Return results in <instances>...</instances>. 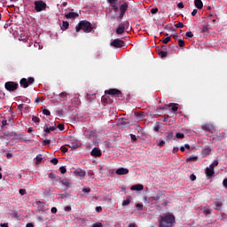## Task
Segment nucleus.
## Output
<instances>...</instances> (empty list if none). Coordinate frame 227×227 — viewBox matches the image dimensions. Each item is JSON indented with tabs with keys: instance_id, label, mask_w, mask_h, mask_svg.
<instances>
[{
	"instance_id": "1",
	"label": "nucleus",
	"mask_w": 227,
	"mask_h": 227,
	"mask_svg": "<svg viewBox=\"0 0 227 227\" xmlns=\"http://www.w3.org/2000/svg\"><path fill=\"white\" fill-rule=\"evenodd\" d=\"M94 27L93 25L87 20H81L79 23H77L75 31L76 33H80L81 31H83V33L89 34L93 32Z\"/></svg>"
},
{
	"instance_id": "2",
	"label": "nucleus",
	"mask_w": 227,
	"mask_h": 227,
	"mask_svg": "<svg viewBox=\"0 0 227 227\" xmlns=\"http://www.w3.org/2000/svg\"><path fill=\"white\" fill-rule=\"evenodd\" d=\"M175 223V216L172 215H166L165 216H160V227H173Z\"/></svg>"
},
{
	"instance_id": "3",
	"label": "nucleus",
	"mask_w": 227,
	"mask_h": 227,
	"mask_svg": "<svg viewBox=\"0 0 227 227\" xmlns=\"http://www.w3.org/2000/svg\"><path fill=\"white\" fill-rule=\"evenodd\" d=\"M34 9L36 11V12H41L46 10V7H48V5L46 4L45 2H43V0H38L35 1L34 3Z\"/></svg>"
},
{
	"instance_id": "4",
	"label": "nucleus",
	"mask_w": 227,
	"mask_h": 227,
	"mask_svg": "<svg viewBox=\"0 0 227 227\" xmlns=\"http://www.w3.org/2000/svg\"><path fill=\"white\" fill-rule=\"evenodd\" d=\"M35 82V79L34 77H28V79L23 78L20 79V86L23 87V89H27L28 86L34 84Z\"/></svg>"
},
{
	"instance_id": "5",
	"label": "nucleus",
	"mask_w": 227,
	"mask_h": 227,
	"mask_svg": "<svg viewBox=\"0 0 227 227\" xmlns=\"http://www.w3.org/2000/svg\"><path fill=\"white\" fill-rule=\"evenodd\" d=\"M18 88H19V84L14 82H5V89L8 91L13 92V91L17 90Z\"/></svg>"
},
{
	"instance_id": "6",
	"label": "nucleus",
	"mask_w": 227,
	"mask_h": 227,
	"mask_svg": "<svg viewBox=\"0 0 227 227\" xmlns=\"http://www.w3.org/2000/svg\"><path fill=\"white\" fill-rule=\"evenodd\" d=\"M124 44H125L124 41L119 40V39L113 40L112 43H110V46H113L116 49L122 48Z\"/></svg>"
},
{
	"instance_id": "7",
	"label": "nucleus",
	"mask_w": 227,
	"mask_h": 227,
	"mask_svg": "<svg viewBox=\"0 0 227 227\" xmlns=\"http://www.w3.org/2000/svg\"><path fill=\"white\" fill-rule=\"evenodd\" d=\"M106 94L110 96L119 97L121 95V91L119 90L118 89H110L109 90L106 91Z\"/></svg>"
},
{
	"instance_id": "8",
	"label": "nucleus",
	"mask_w": 227,
	"mask_h": 227,
	"mask_svg": "<svg viewBox=\"0 0 227 227\" xmlns=\"http://www.w3.org/2000/svg\"><path fill=\"white\" fill-rule=\"evenodd\" d=\"M128 9H129V4L127 3H124L120 6V12H121L120 19H121L124 16L125 12H127Z\"/></svg>"
},
{
	"instance_id": "9",
	"label": "nucleus",
	"mask_w": 227,
	"mask_h": 227,
	"mask_svg": "<svg viewBox=\"0 0 227 227\" xmlns=\"http://www.w3.org/2000/svg\"><path fill=\"white\" fill-rule=\"evenodd\" d=\"M79 18V14L74 12H69L67 14H65V19L67 20H74Z\"/></svg>"
},
{
	"instance_id": "10",
	"label": "nucleus",
	"mask_w": 227,
	"mask_h": 227,
	"mask_svg": "<svg viewBox=\"0 0 227 227\" xmlns=\"http://www.w3.org/2000/svg\"><path fill=\"white\" fill-rule=\"evenodd\" d=\"M129 170L125 168H120L119 169L115 170V174L119 176H124V175H129Z\"/></svg>"
},
{
	"instance_id": "11",
	"label": "nucleus",
	"mask_w": 227,
	"mask_h": 227,
	"mask_svg": "<svg viewBox=\"0 0 227 227\" xmlns=\"http://www.w3.org/2000/svg\"><path fill=\"white\" fill-rule=\"evenodd\" d=\"M205 174L207 179L212 178L214 176V168H206Z\"/></svg>"
},
{
	"instance_id": "12",
	"label": "nucleus",
	"mask_w": 227,
	"mask_h": 227,
	"mask_svg": "<svg viewBox=\"0 0 227 227\" xmlns=\"http://www.w3.org/2000/svg\"><path fill=\"white\" fill-rule=\"evenodd\" d=\"M57 128L55 126H51V127H46L43 129V131H44V137H48V135L51 133V132H53L54 130H56Z\"/></svg>"
},
{
	"instance_id": "13",
	"label": "nucleus",
	"mask_w": 227,
	"mask_h": 227,
	"mask_svg": "<svg viewBox=\"0 0 227 227\" xmlns=\"http://www.w3.org/2000/svg\"><path fill=\"white\" fill-rule=\"evenodd\" d=\"M91 156L93 157H101L102 156V152L98 148H94L91 151Z\"/></svg>"
},
{
	"instance_id": "14",
	"label": "nucleus",
	"mask_w": 227,
	"mask_h": 227,
	"mask_svg": "<svg viewBox=\"0 0 227 227\" xmlns=\"http://www.w3.org/2000/svg\"><path fill=\"white\" fill-rule=\"evenodd\" d=\"M124 31H125V26L122 23H121L119 27H117V29L115 30V33L117 35H122Z\"/></svg>"
},
{
	"instance_id": "15",
	"label": "nucleus",
	"mask_w": 227,
	"mask_h": 227,
	"mask_svg": "<svg viewBox=\"0 0 227 227\" xmlns=\"http://www.w3.org/2000/svg\"><path fill=\"white\" fill-rule=\"evenodd\" d=\"M59 100L62 102L68 100V93L67 92L59 93Z\"/></svg>"
},
{
	"instance_id": "16",
	"label": "nucleus",
	"mask_w": 227,
	"mask_h": 227,
	"mask_svg": "<svg viewBox=\"0 0 227 227\" xmlns=\"http://www.w3.org/2000/svg\"><path fill=\"white\" fill-rule=\"evenodd\" d=\"M120 124H121L122 127L127 128L131 126V121L127 119H122L121 121H120Z\"/></svg>"
},
{
	"instance_id": "17",
	"label": "nucleus",
	"mask_w": 227,
	"mask_h": 227,
	"mask_svg": "<svg viewBox=\"0 0 227 227\" xmlns=\"http://www.w3.org/2000/svg\"><path fill=\"white\" fill-rule=\"evenodd\" d=\"M130 191H137V192L143 191V185L136 184V185L130 186Z\"/></svg>"
},
{
	"instance_id": "18",
	"label": "nucleus",
	"mask_w": 227,
	"mask_h": 227,
	"mask_svg": "<svg viewBox=\"0 0 227 227\" xmlns=\"http://www.w3.org/2000/svg\"><path fill=\"white\" fill-rule=\"evenodd\" d=\"M195 7L198 8V10H202L203 8V3L201 0H195Z\"/></svg>"
},
{
	"instance_id": "19",
	"label": "nucleus",
	"mask_w": 227,
	"mask_h": 227,
	"mask_svg": "<svg viewBox=\"0 0 227 227\" xmlns=\"http://www.w3.org/2000/svg\"><path fill=\"white\" fill-rule=\"evenodd\" d=\"M166 107H172L171 108V110L173 111V112H177V110H178V106H177V104H168V105H166Z\"/></svg>"
},
{
	"instance_id": "20",
	"label": "nucleus",
	"mask_w": 227,
	"mask_h": 227,
	"mask_svg": "<svg viewBox=\"0 0 227 227\" xmlns=\"http://www.w3.org/2000/svg\"><path fill=\"white\" fill-rule=\"evenodd\" d=\"M60 183L62 184V185H64L67 188H70L71 187V184L69 183L68 179H62L60 181Z\"/></svg>"
},
{
	"instance_id": "21",
	"label": "nucleus",
	"mask_w": 227,
	"mask_h": 227,
	"mask_svg": "<svg viewBox=\"0 0 227 227\" xmlns=\"http://www.w3.org/2000/svg\"><path fill=\"white\" fill-rule=\"evenodd\" d=\"M74 174H76V176H80V177L86 176V172L83 170H76V171H74Z\"/></svg>"
},
{
	"instance_id": "22",
	"label": "nucleus",
	"mask_w": 227,
	"mask_h": 227,
	"mask_svg": "<svg viewBox=\"0 0 227 227\" xmlns=\"http://www.w3.org/2000/svg\"><path fill=\"white\" fill-rule=\"evenodd\" d=\"M209 29H210V24L206 23V25L202 26L201 33H207Z\"/></svg>"
},
{
	"instance_id": "23",
	"label": "nucleus",
	"mask_w": 227,
	"mask_h": 227,
	"mask_svg": "<svg viewBox=\"0 0 227 227\" xmlns=\"http://www.w3.org/2000/svg\"><path fill=\"white\" fill-rule=\"evenodd\" d=\"M68 27H69L68 21H62V26H61L62 31H66L67 29H68Z\"/></svg>"
},
{
	"instance_id": "24",
	"label": "nucleus",
	"mask_w": 227,
	"mask_h": 227,
	"mask_svg": "<svg viewBox=\"0 0 227 227\" xmlns=\"http://www.w3.org/2000/svg\"><path fill=\"white\" fill-rule=\"evenodd\" d=\"M211 129H212L211 125L205 124L202 126V130H204L206 132H210Z\"/></svg>"
},
{
	"instance_id": "25",
	"label": "nucleus",
	"mask_w": 227,
	"mask_h": 227,
	"mask_svg": "<svg viewBox=\"0 0 227 227\" xmlns=\"http://www.w3.org/2000/svg\"><path fill=\"white\" fill-rule=\"evenodd\" d=\"M49 178L50 179H51V180H53L54 182H57V181H59V176H57L56 175H54L53 173H50L49 174Z\"/></svg>"
},
{
	"instance_id": "26",
	"label": "nucleus",
	"mask_w": 227,
	"mask_h": 227,
	"mask_svg": "<svg viewBox=\"0 0 227 227\" xmlns=\"http://www.w3.org/2000/svg\"><path fill=\"white\" fill-rule=\"evenodd\" d=\"M212 152V149L211 148H204L203 150H202V153L204 154V155H209L210 154V153Z\"/></svg>"
},
{
	"instance_id": "27",
	"label": "nucleus",
	"mask_w": 227,
	"mask_h": 227,
	"mask_svg": "<svg viewBox=\"0 0 227 227\" xmlns=\"http://www.w3.org/2000/svg\"><path fill=\"white\" fill-rule=\"evenodd\" d=\"M197 160H198V156H191L190 158L186 159V162H192Z\"/></svg>"
},
{
	"instance_id": "28",
	"label": "nucleus",
	"mask_w": 227,
	"mask_h": 227,
	"mask_svg": "<svg viewBox=\"0 0 227 227\" xmlns=\"http://www.w3.org/2000/svg\"><path fill=\"white\" fill-rule=\"evenodd\" d=\"M67 147L74 150V149L79 148V145H77L76 143H71V144L67 145Z\"/></svg>"
},
{
	"instance_id": "29",
	"label": "nucleus",
	"mask_w": 227,
	"mask_h": 227,
	"mask_svg": "<svg viewBox=\"0 0 227 227\" xmlns=\"http://www.w3.org/2000/svg\"><path fill=\"white\" fill-rule=\"evenodd\" d=\"M214 205L215 206V210H220L221 207H223V202H215Z\"/></svg>"
},
{
	"instance_id": "30",
	"label": "nucleus",
	"mask_w": 227,
	"mask_h": 227,
	"mask_svg": "<svg viewBox=\"0 0 227 227\" xmlns=\"http://www.w3.org/2000/svg\"><path fill=\"white\" fill-rule=\"evenodd\" d=\"M131 203V200L129 198H128L127 200H125L124 201H122V207L125 206H129Z\"/></svg>"
},
{
	"instance_id": "31",
	"label": "nucleus",
	"mask_w": 227,
	"mask_h": 227,
	"mask_svg": "<svg viewBox=\"0 0 227 227\" xmlns=\"http://www.w3.org/2000/svg\"><path fill=\"white\" fill-rule=\"evenodd\" d=\"M101 101L104 104H109V98H107V96H104L101 98Z\"/></svg>"
},
{
	"instance_id": "32",
	"label": "nucleus",
	"mask_w": 227,
	"mask_h": 227,
	"mask_svg": "<svg viewBox=\"0 0 227 227\" xmlns=\"http://www.w3.org/2000/svg\"><path fill=\"white\" fill-rule=\"evenodd\" d=\"M175 27H176V28H183V27H184V24H183L180 21H177V23H176Z\"/></svg>"
},
{
	"instance_id": "33",
	"label": "nucleus",
	"mask_w": 227,
	"mask_h": 227,
	"mask_svg": "<svg viewBox=\"0 0 227 227\" xmlns=\"http://www.w3.org/2000/svg\"><path fill=\"white\" fill-rule=\"evenodd\" d=\"M218 166V161L214 160L213 163L210 164V166L207 168H214Z\"/></svg>"
},
{
	"instance_id": "34",
	"label": "nucleus",
	"mask_w": 227,
	"mask_h": 227,
	"mask_svg": "<svg viewBox=\"0 0 227 227\" xmlns=\"http://www.w3.org/2000/svg\"><path fill=\"white\" fill-rule=\"evenodd\" d=\"M176 138L183 139V138H184V133H176Z\"/></svg>"
},
{
	"instance_id": "35",
	"label": "nucleus",
	"mask_w": 227,
	"mask_h": 227,
	"mask_svg": "<svg viewBox=\"0 0 227 227\" xmlns=\"http://www.w3.org/2000/svg\"><path fill=\"white\" fill-rule=\"evenodd\" d=\"M59 172H61L62 175H65L67 173V168L65 166L59 167Z\"/></svg>"
},
{
	"instance_id": "36",
	"label": "nucleus",
	"mask_w": 227,
	"mask_h": 227,
	"mask_svg": "<svg viewBox=\"0 0 227 227\" xmlns=\"http://www.w3.org/2000/svg\"><path fill=\"white\" fill-rule=\"evenodd\" d=\"M42 114H43V115L49 116V115H51V111L44 108L43 110H42Z\"/></svg>"
},
{
	"instance_id": "37",
	"label": "nucleus",
	"mask_w": 227,
	"mask_h": 227,
	"mask_svg": "<svg viewBox=\"0 0 227 227\" xmlns=\"http://www.w3.org/2000/svg\"><path fill=\"white\" fill-rule=\"evenodd\" d=\"M173 138V132L172 131H168V137H166V139L168 140V141H169L170 139H172Z\"/></svg>"
},
{
	"instance_id": "38",
	"label": "nucleus",
	"mask_w": 227,
	"mask_h": 227,
	"mask_svg": "<svg viewBox=\"0 0 227 227\" xmlns=\"http://www.w3.org/2000/svg\"><path fill=\"white\" fill-rule=\"evenodd\" d=\"M158 54L160 56V58H166L168 56L167 51H160Z\"/></svg>"
},
{
	"instance_id": "39",
	"label": "nucleus",
	"mask_w": 227,
	"mask_h": 227,
	"mask_svg": "<svg viewBox=\"0 0 227 227\" xmlns=\"http://www.w3.org/2000/svg\"><path fill=\"white\" fill-rule=\"evenodd\" d=\"M41 162H42L41 155L36 156V158H35V164L38 165Z\"/></svg>"
},
{
	"instance_id": "40",
	"label": "nucleus",
	"mask_w": 227,
	"mask_h": 227,
	"mask_svg": "<svg viewBox=\"0 0 227 227\" xmlns=\"http://www.w3.org/2000/svg\"><path fill=\"white\" fill-rule=\"evenodd\" d=\"M50 162H51V164L53 165H57L59 164V160H57V158H53L52 160H50Z\"/></svg>"
},
{
	"instance_id": "41",
	"label": "nucleus",
	"mask_w": 227,
	"mask_h": 227,
	"mask_svg": "<svg viewBox=\"0 0 227 227\" xmlns=\"http://www.w3.org/2000/svg\"><path fill=\"white\" fill-rule=\"evenodd\" d=\"M178 46H180V48L184 47V41L182 39L178 40Z\"/></svg>"
},
{
	"instance_id": "42",
	"label": "nucleus",
	"mask_w": 227,
	"mask_h": 227,
	"mask_svg": "<svg viewBox=\"0 0 227 227\" xmlns=\"http://www.w3.org/2000/svg\"><path fill=\"white\" fill-rule=\"evenodd\" d=\"M19 193H20L21 196H24V195L27 194V192H26V189L19 190Z\"/></svg>"
},
{
	"instance_id": "43",
	"label": "nucleus",
	"mask_w": 227,
	"mask_h": 227,
	"mask_svg": "<svg viewBox=\"0 0 227 227\" xmlns=\"http://www.w3.org/2000/svg\"><path fill=\"white\" fill-rule=\"evenodd\" d=\"M170 42V36L166 37L165 39H163L162 43L163 44H167Z\"/></svg>"
},
{
	"instance_id": "44",
	"label": "nucleus",
	"mask_w": 227,
	"mask_h": 227,
	"mask_svg": "<svg viewBox=\"0 0 227 227\" xmlns=\"http://www.w3.org/2000/svg\"><path fill=\"white\" fill-rule=\"evenodd\" d=\"M32 121H34V122H35L36 124H38L39 121H40V119H39L38 117L34 116V117H32Z\"/></svg>"
},
{
	"instance_id": "45",
	"label": "nucleus",
	"mask_w": 227,
	"mask_h": 227,
	"mask_svg": "<svg viewBox=\"0 0 227 227\" xmlns=\"http://www.w3.org/2000/svg\"><path fill=\"white\" fill-rule=\"evenodd\" d=\"M60 150L62 153H67L68 152V148H67L66 146H61Z\"/></svg>"
},
{
	"instance_id": "46",
	"label": "nucleus",
	"mask_w": 227,
	"mask_h": 227,
	"mask_svg": "<svg viewBox=\"0 0 227 227\" xmlns=\"http://www.w3.org/2000/svg\"><path fill=\"white\" fill-rule=\"evenodd\" d=\"M185 36H186L187 38H192V37H193V34H192V32H186V33H185Z\"/></svg>"
},
{
	"instance_id": "47",
	"label": "nucleus",
	"mask_w": 227,
	"mask_h": 227,
	"mask_svg": "<svg viewBox=\"0 0 227 227\" xmlns=\"http://www.w3.org/2000/svg\"><path fill=\"white\" fill-rule=\"evenodd\" d=\"M107 3H109L110 5H115L117 3V0H107Z\"/></svg>"
},
{
	"instance_id": "48",
	"label": "nucleus",
	"mask_w": 227,
	"mask_h": 227,
	"mask_svg": "<svg viewBox=\"0 0 227 227\" xmlns=\"http://www.w3.org/2000/svg\"><path fill=\"white\" fill-rule=\"evenodd\" d=\"M65 212H70L72 210L71 206H65L64 207Z\"/></svg>"
},
{
	"instance_id": "49",
	"label": "nucleus",
	"mask_w": 227,
	"mask_h": 227,
	"mask_svg": "<svg viewBox=\"0 0 227 227\" xmlns=\"http://www.w3.org/2000/svg\"><path fill=\"white\" fill-rule=\"evenodd\" d=\"M57 129H59V130L63 131L64 130V124L63 123H59V126H57Z\"/></svg>"
},
{
	"instance_id": "50",
	"label": "nucleus",
	"mask_w": 227,
	"mask_h": 227,
	"mask_svg": "<svg viewBox=\"0 0 227 227\" xmlns=\"http://www.w3.org/2000/svg\"><path fill=\"white\" fill-rule=\"evenodd\" d=\"M12 156H13V154H12V153H6V155H5L6 159H8V160L12 159Z\"/></svg>"
},
{
	"instance_id": "51",
	"label": "nucleus",
	"mask_w": 227,
	"mask_h": 227,
	"mask_svg": "<svg viewBox=\"0 0 227 227\" xmlns=\"http://www.w3.org/2000/svg\"><path fill=\"white\" fill-rule=\"evenodd\" d=\"M137 210H138V211L143 210V205L137 203Z\"/></svg>"
},
{
	"instance_id": "52",
	"label": "nucleus",
	"mask_w": 227,
	"mask_h": 227,
	"mask_svg": "<svg viewBox=\"0 0 227 227\" xmlns=\"http://www.w3.org/2000/svg\"><path fill=\"white\" fill-rule=\"evenodd\" d=\"M82 192H83L84 193H89V192H91V190H90L89 187H85V188H83Z\"/></svg>"
},
{
	"instance_id": "53",
	"label": "nucleus",
	"mask_w": 227,
	"mask_h": 227,
	"mask_svg": "<svg viewBox=\"0 0 227 227\" xmlns=\"http://www.w3.org/2000/svg\"><path fill=\"white\" fill-rule=\"evenodd\" d=\"M157 12H158V9L157 8L151 9V14L154 15Z\"/></svg>"
},
{
	"instance_id": "54",
	"label": "nucleus",
	"mask_w": 227,
	"mask_h": 227,
	"mask_svg": "<svg viewBox=\"0 0 227 227\" xmlns=\"http://www.w3.org/2000/svg\"><path fill=\"white\" fill-rule=\"evenodd\" d=\"M56 114L59 116H63L64 112H63V110H57Z\"/></svg>"
},
{
	"instance_id": "55",
	"label": "nucleus",
	"mask_w": 227,
	"mask_h": 227,
	"mask_svg": "<svg viewBox=\"0 0 227 227\" xmlns=\"http://www.w3.org/2000/svg\"><path fill=\"white\" fill-rule=\"evenodd\" d=\"M190 180L192 181V182L195 181L196 180V176L194 174H191Z\"/></svg>"
},
{
	"instance_id": "56",
	"label": "nucleus",
	"mask_w": 227,
	"mask_h": 227,
	"mask_svg": "<svg viewBox=\"0 0 227 227\" xmlns=\"http://www.w3.org/2000/svg\"><path fill=\"white\" fill-rule=\"evenodd\" d=\"M177 8L178 9H183V8H184V4L183 3H178L177 4Z\"/></svg>"
},
{
	"instance_id": "57",
	"label": "nucleus",
	"mask_w": 227,
	"mask_h": 227,
	"mask_svg": "<svg viewBox=\"0 0 227 227\" xmlns=\"http://www.w3.org/2000/svg\"><path fill=\"white\" fill-rule=\"evenodd\" d=\"M92 227H102V223H96L92 224Z\"/></svg>"
},
{
	"instance_id": "58",
	"label": "nucleus",
	"mask_w": 227,
	"mask_h": 227,
	"mask_svg": "<svg viewBox=\"0 0 227 227\" xmlns=\"http://www.w3.org/2000/svg\"><path fill=\"white\" fill-rule=\"evenodd\" d=\"M130 139H132V141H137V136H135L133 134H130Z\"/></svg>"
},
{
	"instance_id": "59",
	"label": "nucleus",
	"mask_w": 227,
	"mask_h": 227,
	"mask_svg": "<svg viewBox=\"0 0 227 227\" xmlns=\"http://www.w3.org/2000/svg\"><path fill=\"white\" fill-rule=\"evenodd\" d=\"M164 145H165L164 140H162L160 143H158V146H160V147H163Z\"/></svg>"
},
{
	"instance_id": "60",
	"label": "nucleus",
	"mask_w": 227,
	"mask_h": 227,
	"mask_svg": "<svg viewBox=\"0 0 227 227\" xmlns=\"http://www.w3.org/2000/svg\"><path fill=\"white\" fill-rule=\"evenodd\" d=\"M43 143L44 145H51V140H43Z\"/></svg>"
},
{
	"instance_id": "61",
	"label": "nucleus",
	"mask_w": 227,
	"mask_h": 227,
	"mask_svg": "<svg viewBox=\"0 0 227 227\" xmlns=\"http://www.w3.org/2000/svg\"><path fill=\"white\" fill-rule=\"evenodd\" d=\"M95 210H96L98 213H101V212H102V207H95Z\"/></svg>"
},
{
	"instance_id": "62",
	"label": "nucleus",
	"mask_w": 227,
	"mask_h": 227,
	"mask_svg": "<svg viewBox=\"0 0 227 227\" xmlns=\"http://www.w3.org/2000/svg\"><path fill=\"white\" fill-rule=\"evenodd\" d=\"M223 187L227 188V179H223Z\"/></svg>"
},
{
	"instance_id": "63",
	"label": "nucleus",
	"mask_w": 227,
	"mask_h": 227,
	"mask_svg": "<svg viewBox=\"0 0 227 227\" xmlns=\"http://www.w3.org/2000/svg\"><path fill=\"white\" fill-rule=\"evenodd\" d=\"M0 227H9V226H8V223H1V224H0Z\"/></svg>"
},
{
	"instance_id": "64",
	"label": "nucleus",
	"mask_w": 227,
	"mask_h": 227,
	"mask_svg": "<svg viewBox=\"0 0 227 227\" xmlns=\"http://www.w3.org/2000/svg\"><path fill=\"white\" fill-rule=\"evenodd\" d=\"M26 227H34V225H33V223H27Z\"/></svg>"
}]
</instances>
